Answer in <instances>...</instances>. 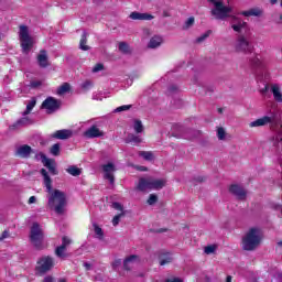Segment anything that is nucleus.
<instances>
[{
	"label": "nucleus",
	"mask_w": 282,
	"mask_h": 282,
	"mask_svg": "<svg viewBox=\"0 0 282 282\" xmlns=\"http://www.w3.org/2000/svg\"><path fill=\"white\" fill-rule=\"evenodd\" d=\"M160 188H164V181L151 177L140 178L137 185V189L141 191V193H147V191H160Z\"/></svg>",
	"instance_id": "5"
},
{
	"label": "nucleus",
	"mask_w": 282,
	"mask_h": 282,
	"mask_svg": "<svg viewBox=\"0 0 282 282\" xmlns=\"http://www.w3.org/2000/svg\"><path fill=\"white\" fill-rule=\"evenodd\" d=\"M226 282H232V276L228 275Z\"/></svg>",
	"instance_id": "53"
},
{
	"label": "nucleus",
	"mask_w": 282,
	"mask_h": 282,
	"mask_svg": "<svg viewBox=\"0 0 282 282\" xmlns=\"http://www.w3.org/2000/svg\"><path fill=\"white\" fill-rule=\"evenodd\" d=\"M34 107H36V99H32L28 102L25 111L22 112V118L9 127L10 131H17L18 129H21V127H28V124H32V119H30L28 116L32 112Z\"/></svg>",
	"instance_id": "4"
},
{
	"label": "nucleus",
	"mask_w": 282,
	"mask_h": 282,
	"mask_svg": "<svg viewBox=\"0 0 282 282\" xmlns=\"http://www.w3.org/2000/svg\"><path fill=\"white\" fill-rule=\"evenodd\" d=\"M41 175L44 177L48 208L57 213V215H63L65 213V207L67 206V196L64 192L52 188V178H50L45 169L41 170Z\"/></svg>",
	"instance_id": "2"
},
{
	"label": "nucleus",
	"mask_w": 282,
	"mask_h": 282,
	"mask_svg": "<svg viewBox=\"0 0 282 282\" xmlns=\"http://www.w3.org/2000/svg\"><path fill=\"white\" fill-rule=\"evenodd\" d=\"M29 204H36V196H31L29 198Z\"/></svg>",
	"instance_id": "49"
},
{
	"label": "nucleus",
	"mask_w": 282,
	"mask_h": 282,
	"mask_svg": "<svg viewBox=\"0 0 282 282\" xmlns=\"http://www.w3.org/2000/svg\"><path fill=\"white\" fill-rule=\"evenodd\" d=\"M31 153H32V147H30L28 144L20 145L15 150L17 158L28 159V158H30Z\"/></svg>",
	"instance_id": "19"
},
{
	"label": "nucleus",
	"mask_w": 282,
	"mask_h": 282,
	"mask_svg": "<svg viewBox=\"0 0 282 282\" xmlns=\"http://www.w3.org/2000/svg\"><path fill=\"white\" fill-rule=\"evenodd\" d=\"M240 14H242V17H261V10L250 9L248 11H242Z\"/></svg>",
	"instance_id": "25"
},
{
	"label": "nucleus",
	"mask_w": 282,
	"mask_h": 282,
	"mask_svg": "<svg viewBox=\"0 0 282 282\" xmlns=\"http://www.w3.org/2000/svg\"><path fill=\"white\" fill-rule=\"evenodd\" d=\"M102 69H105V66L102 64H96L94 67H93V73L94 74H98V72H102Z\"/></svg>",
	"instance_id": "42"
},
{
	"label": "nucleus",
	"mask_w": 282,
	"mask_h": 282,
	"mask_svg": "<svg viewBox=\"0 0 282 282\" xmlns=\"http://www.w3.org/2000/svg\"><path fill=\"white\" fill-rule=\"evenodd\" d=\"M217 138L218 140H226V130L224 128L217 129Z\"/></svg>",
	"instance_id": "38"
},
{
	"label": "nucleus",
	"mask_w": 282,
	"mask_h": 282,
	"mask_svg": "<svg viewBox=\"0 0 282 282\" xmlns=\"http://www.w3.org/2000/svg\"><path fill=\"white\" fill-rule=\"evenodd\" d=\"M37 63L40 67H47V53L45 51H41L37 55Z\"/></svg>",
	"instance_id": "23"
},
{
	"label": "nucleus",
	"mask_w": 282,
	"mask_h": 282,
	"mask_svg": "<svg viewBox=\"0 0 282 282\" xmlns=\"http://www.w3.org/2000/svg\"><path fill=\"white\" fill-rule=\"evenodd\" d=\"M74 135V131L69 129L57 130L52 134L55 140H69Z\"/></svg>",
	"instance_id": "18"
},
{
	"label": "nucleus",
	"mask_w": 282,
	"mask_h": 282,
	"mask_svg": "<svg viewBox=\"0 0 282 282\" xmlns=\"http://www.w3.org/2000/svg\"><path fill=\"white\" fill-rule=\"evenodd\" d=\"M20 43L22 46L23 52L28 53L32 50V37L30 36V30L25 25L20 26Z\"/></svg>",
	"instance_id": "7"
},
{
	"label": "nucleus",
	"mask_w": 282,
	"mask_h": 282,
	"mask_svg": "<svg viewBox=\"0 0 282 282\" xmlns=\"http://www.w3.org/2000/svg\"><path fill=\"white\" fill-rule=\"evenodd\" d=\"M66 171L69 175H73V177H78V175H80V169H78L76 165L68 166Z\"/></svg>",
	"instance_id": "27"
},
{
	"label": "nucleus",
	"mask_w": 282,
	"mask_h": 282,
	"mask_svg": "<svg viewBox=\"0 0 282 282\" xmlns=\"http://www.w3.org/2000/svg\"><path fill=\"white\" fill-rule=\"evenodd\" d=\"M206 39H208V33H205V34L200 35L199 37H197L196 42L203 43V41H206Z\"/></svg>",
	"instance_id": "46"
},
{
	"label": "nucleus",
	"mask_w": 282,
	"mask_h": 282,
	"mask_svg": "<svg viewBox=\"0 0 282 282\" xmlns=\"http://www.w3.org/2000/svg\"><path fill=\"white\" fill-rule=\"evenodd\" d=\"M235 50H236V52H242L243 54H250V53H252V45L250 44L248 39H246V36L240 35L236 41Z\"/></svg>",
	"instance_id": "9"
},
{
	"label": "nucleus",
	"mask_w": 282,
	"mask_h": 282,
	"mask_svg": "<svg viewBox=\"0 0 282 282\" xmlns=\"http://www.w3.org/2000/svg\"><path fill=\"white\" fill-rule=\"evenodd\" d=\"M155 202H158V196L154 195V194H151L150 197H149V199H148V204H149L150 206H153V204H155Z\"/></svg>",
	"instance_id": "43"
},
{
	"label": "nucleus",
	"mask_w": 282,
	"mask_h": 282,
	"mask_svg": "<svg viewBox=\"0 0 282 282\" xmlns=\"http://www.w3.org/2000/svg\"><path fill=\"white\" fill-rule=\"evenodd\" d=\"M54 268V259L51 257H43L37 262V271L41 272V274H45V272H48V270H52Z\"/></svg>",
	"instance_id": "11"
},
{
	"label": "nucleus",
	"mask_w": 282,
	"mask_h": 282,
	"mask_svg": "<svg viewBox=\"0 0 282 282\" xmlns=\"http://www.w3.org/2000/svg\"><path fill=\"white\" fill-rule=\"evenodd\" d=\"M122 217H124V213H120L119 215H116L112 218V225L118 226L120 224V219H122Z\"/></svg>",
	"instance_id": "39"
},
{
	"label": "nucleus",
	"mask_w": 282,
	"mask_h": 282,
	"mask_svg": "<svg viewBox=\"0 0 282 282\" xmlns=\"http://www.w3.org/2000/svg\"><path fill=\"white\" fill-rule=\"evenodd\" d=\"M229 191L237 199H246V197H248V192H246L241 185L234 184L230 186Z\"/></svg>",
	"instance_id": "17"
},
{
	"label": "nucleus",
	"mask_w": 282,
	"mask_h": 282,
	"mask_svg": "<svg viewBox=\"0 0 282 282\" xmlns=\"http://www.w3.org/2000/svg\"><path fill=\"white\" fill-rule=\"evenodd\" d=\"M130 19L133 21H151L153 20V15L149 13L132 12Z\"/></svg>",
	"instance_id": "21"
},
{
	"label": "nucleus",
	"mask_w": 282,
	"mask_h": 282,
	"mask_svg": "<svg viewBox=\"0 0 282 282\" xmlns=\"http://www.w3.org/2000/svg\"><path fill=\"white\" fill-rule=\"evenodd\" d=\"M209 3L214 6V10H212L213 17L215 19H231V28L234 29V32H238L239 34L243 32H248V22L237 18L235 15V12L232 11V7L230 6H224V2L221 0H208Z\"/></svg>",
	"instance_id": "1"
},
{
	"label": "nucleus",
	"mask_w": 282,
	"mask_h": 282,
	"mask_svg": "<svg viewBox=\"0 0 282 282\" xmlns=\"http://www.w3.org/2000/svg\"><path fill=\"white\" fill-rule=\"evenodd\" d=\"M194 23H195V18L193 17L188 18L187 21L185 22L184 29L188 30V28H191Z\"/></svg>",
	"instance_id": "40"
},
{
	"label": "nucleus",
	"mask_w": 282,
	"mask_h": 282,
	"mask_svg": "<svg viewBox=\"0 0 282 282\" xmlns=\"http://www.w3.org/2000/svg\"><path fill=\"white\" fill-rule=\"evenodd\" d=\"M95 235L97 239H102L105 234L102 232V228H100L96 223L93 224Z\"/></svg>",
	"instance_id": "30"
},
{
	"label": "nucleus",
	"mask_w": 282,
	"mask_h": 282,
	"mask_svg": "<svg viewBox=\"0 0 282 282\" xmlns=\"http://www.w3.org/2000/svg\"><path fill=\"white\" fill-rule=\"evenodd\" d=\"M217 251V247L215 245H210L204 248L205 254H215Z\"/></svg>",
	"instance_id": "33"
},
{
	"label": "nucleus",
	"mask_w": 282,
	"mask_h": 282,
	"mask_svg": "<svg viewBox=\"0 0 282 282\" xmlns=\"http://www.w3.org/2000/svg\"><path fill=\"white\" fill-rule=\"evenodd\" d=\"M270 93L272 94L273 100L278 104H282V87L280 84H271Z\"/></svg>",
	"instance_id": "15"
},
{
	"label": "nucleus",
	"mask_w": 282,
	"mask_h": 282,
	"mask_svg": "<svg viewBox=\"0 0 282 282\" xmlns=\"http://www.w3.org/2000/svg\"><path fill=\"white\" fill-rule=\"evenodd\" d=\"M44 282H54V278L46 276V278H44Z\"/></svg>",
	"instance_id": "52"
},
{
	"label": "nucleus",
	"mask_w": 282,
	"mask_h": 282,
	"mask_svg": "<svg viewBox=\"0 0 282 282\" xmlns=\"http://www.w3.org/2000/svg\"><path fill=\"white\" fill-rule=\"evenodd\" d=\"M251 65L252 67H263V62H261V59L256 56L251 59Z\"/></svg>",
	"instance_id": "34"
},
{
	"label": "nucleus",
	"mask_w": 282,
	"mask_h": 282,
	"mask_svg": "<svg viewBox=\"0 0 282 282\" xmlns=\"http://www.w3.org/2000/svg\"><path fill=\"white\" fill-rule=\"evenodd\" d=\"M278 245L282 246V241L278 242Z\"/></svg>",
	"instance_id": "57"
},
{
	"label": "nucleus",
	"mask_w": 282,
	"mask_h": 282,
	"mask_svg": "<svg viewBox=\"0 0 282 282\" xmlns=\"http://www.w3.org/2000/svg\"><path fill=\"white\" fill-rule=\"evenodd\" d=\"M164 43V39L160 35H154L150 39L149 43H148V47L150 50H155L158 47H160V45H162Z\"/></svg>",
	"instance_id": "20"
},
{
	"label": "nucleus",
	"mask_w": 282,
	"mask_h": 282,
	"mask_svg": "<svg viewBox=\"0 0 282 282\" xmlns=\"http://www.w3.org/2000/svg\"><path fill=\"white\" fill-rule=\"evenodd\" d=\"M272 6H274V3H276V0H271Z\"/></svg>",
	"instance_id": "54"
},
{
	"label": "nucleus",
	"mask_w": 282,
	"mask_h": 282,
	"mask_svg": "<svg viewBox=\"0 0 282 282\" xmlns=\"http://www.w3.org/2000/svg\"><path fill=\"white\" fill-rule=\"evenodd\" d=\"M265 91H268V86H265Z\"/></svg>",
	"instance_id": "58"
},
{
	"label": "nucleus",
	"mask_w": 282,
	"mask_h": 282,
	"mask_svg": "<svg viewBox=\"0 0 282 282\" xmlns=\"http://www.w3.org/2000/svg\"><path fill=\"white\" fill-rule=\"evenodd\" d=\"M102 171H104L105 180H108V182H110V184H113V182H115L113 173H116V165L113 163L104 164Z\"/></svg>",
	"instance_id": "12"
},
{
	"label": "nucleus",
	"mask_w": 282,
	"mask_h": 282,
	"mask_svg": "<svg viewBox=\"0 0 282 282\" xmlns=\"http://www.w3.org/2000/svg\"><path fill=\"white\" fill-rule=\"evenodd\" d=\"M270 124V129L274 131L276 129V115L271 112L270 115L263 116L254 121L249 123L250 129L259 128V127H267Z\"/></svg>",
	"instance_id": "6"
},
{
	"label": "nucleus",
	"mask_w": 282,
	"mask_h": 282,
	"mask_svg": "<svg viewBox=\"0 0 282 282\" xmlns=\"http://www.w3.org/2000/svg\"><path fill=\"white\" fill-rule=\"evenodd\" d=\"M132 129L137 133H142L144 131V124H142V121H140V119H134L132 121Z\"/></svg>",
	"instance_id": "24"
},
{
	"label": "nucleus",
	"mask_w": 282,
	"mask_h": 282,
	"mask_svg": "<svg viewBox=\"0 0 282 282\" xmlns=\"http://www.w3.org/2000/svg\"><path fill=\"white\" fill-rule=\"evenodd\" d=\"M37 158H40L42 160V164H44V166H46V169H48V171H50V173H52V175H56V163H54V160L48 159L43 153L37 154Z\"/></svg>",
	"instance_id": "14"
},
{
	"label": "nucleus",
	"mask_w": 282,
	"mask_h": 282,
	"mask_svg": "<svg viewBox=\"0 0 282 282\" xmlns=\"http://www.w3.org/2000/svg\"><path fill=\"white\" fill-rule=\"evenodd\" d=\"M59 107H61V101H58L54 97H47L42 102V109H44L46 113H54V111H58Z\"/></svg>",
	"instance_id": "10"
},
{
	"label": "nucleus",
	"mask_w": 282,
	"mask_h": 282,
	"mask_svg": "<svg viewBox=\"0 0 282 282\" xmlns=\"http://www.w3.org/2000/svg\"><path fill=\"white\" fill-rule=\"evenodd\" d=\"M164 282H184V280L180 278H173L172 280H165Z\"/></svg>",
	"instance_id": "48"
},
{
	"label": "nucleus",
	"mask_w": 282,
	"mask_h": 282,
	"mask_svg": "<svg viewBox=\"0 0 282 282\" xmlns=\"http://www.w3.org/2000/svg\"><path fill=\"white\" fill-rule=\"evenodd\" d=\"M84 268H85L86 270H91V263H89V262H84Z\"/></svg>",
	"instance_id": "51"
},
{
	"label": "nucleus",
	"mask_w": 282,
	"mask_h": 282,
	"mask_svg": "<svg viewBox=\"0 0 282 282\" xmlns=\"http://www.w3.org/2000/svg\"><path fill=\"white\" fill-rule=\"evenodd\" d=\"M52 155H58L61 153V145L58 143H55L51 148Z\"/></svg>",
	"instance_id": "36"
},
{
	"label": "nucleus",
	"mask_w": 282,
	"mask_h": 282,
	"mask_svg": "<svg viewBox=\"0 0 282 282\" xmlns=\"http://www.w3.org/2000/svg\"><path fill=\"white\" fill-rule=\"evenodd\" d=\"M119 52H122V54H129V52H131V50L129 48V44H127L124 42H120L119 43Z\"/></svg>",
	"instance_id": "31"
},
{
	"label": "nucleus",
	"mask_w": 282,
	"mask_h": 282,
	"mask_svg": "<svg viewBox=\"0 0 282 282\" xmlns=\"http://www.w3.org/2000/svg\"><path fill=\"white\" fill-rule=\"evenodd\" d=\"M112 208L115 210H118L119 213H124V208L122 207V204H120V203H112Z\"/></svg>",
	"instance_id": "41"
},
{
	"label": "nucleus",
	"mask_w": 282,
	"mask_h": 282,
	"mask_svg": "<svg viewBox=\"0 0 282 282\" xmlns=\"http://www.w3.org/2000/svg\"><path fill=\"white\" fill-rule=\"evenodd\" d=\"M141 171H147V169H145V167H142Z\"/></svg>",
	"instance_id": "56"
},
{
	"label": "nucleus",
	"mask_w": 282,
	"mask_h": 282,
	"mask_svg": "<svg viewBox=\"0 0 282 282\" xmlns=\"http://www.w3.org/2000/svg\"><path fill=\"white\" fill-rule=\"evenodd\" d=\"M8 237H10V234L8 232V230H4L2 232V236L0 237V241H3V239H8Z\"/></svg>",
	"instance_id": "47"
},
{
	"label": "nucleus",
	"mask_w": 282,
	"mask_h": 282,
	"mask_svg": "<svg viewBox=\"0 0 282 282\" xmlns=\"http://www.w3.org/2000/svg\"><path fill=\"white\" fill-rule=\"evenodd\" d=\"M129 109H131V105H123L116 108L113 111L115 113H121V111H129Z\"/></svg>",
	"instance_id": "37"
},
{
	"label": "nucleus",
	"mask_w": 282,
	"mask_h": 282,
	"mask_svg": "<svg viewBox=\"0 0 282 282\" xmlns=\"http://www.w3.org/2000/svg\"><path fill=\"white\" fill-rule=\"evenodd\" d=\"M69 243H72V239H69L68 237H63L62 246L57 247L55 250L56 257H58L59 259H65V257H67V253H65V251L67 250Z\"/></svg>",
	"instance_id": "13"
},
{
	"label": "nucleus",
	"mask_w": 282,
	"mask_h": 282,
	"mask_svg": "<svg viewBox=\"0 0 282 282\" xmlns=\"http://www.w3.org/2000/svg\"><path fill=\"white\" fill-rule=\"evenodd\" d=\"M129 142H133L134 144H140V142H142V138H140V135L130 134Z\"/></svg>",
	"instance_id": "35"
},
{
	"label": "nucleus",
	"mask_w": 282,
	"mask_h": 282,
	"mask_svg": "<svg viewBox=\"0 0 282 282\" xmlns=\"http://www.w3.org/2000/svg\"><path fill=\"white\" fill-rule=\"evenodd\" d=\"M79 47L84 52H87V50H89V47L87 46V33L86 32H84L83 35H82Z\"/></svg>",
	"instance_id": "28"
},
{
	"label": "nucleus",
	"mask_w": 282,
	"mask_h": 282,
	"mask_svg": "<svg viewBox=\"0 0 282 282\" xmlns=\"http://www.w3.org/2000/svg\"><path fill=\"white\" fill-rule=\"evenodd\" d=\"M67 91H69V84H67V83L63 84V85L57 89L58 96H63V94H67Z\"/></svg>",
	"instance_id": "32"
},
{
	"label": "nucleus",
	"mask_w": 282,
	"mask_h": 282,
	"mask_svg": "<svg viewBox=\"0 0 282 282\" xmlns=\"http://www.w3.org/2000/svg\"><path fill=\"white\" fill-rule=\"evenodd\" d=\"M31 242L37 250L43 248V230L39 223H34L31 228Z\"/></svg>",
	"instance_id": "8"
},
{
	"label": "nucleus",
	"mask_w": 282,
	"mask_h": 282,
	"mask_svg": "<svg viewBox=\"0 0 282 282\" xmlns=\"http://www.w3.org/2000/svg\"><path fill=\"white\" fill-rule=\"evenodd\" d=\"M112 270H118V268H120V265H122V260L117 259L112 262Z\"/></svg>",
	"instance_id": "44"
},
{
	"label": "nucleus",
	"mask_w": 282,
	"mask_h": 282,
	"mask_svg": "<svg viewBox=\"0 0 282 282\" xmlns=\"http://www.w3.org/2000/svg\"><path fill=\"white\" fill-rule=\"evenodd\" d=\"M138 261H140V258H138V256H130V257H128L123 261L124 270H130L131 268H133V265H135V263H138Z\"/></svg>",
	"instance_id": "22"
},
{
	"label": "nucleus",
	"mask_w": 282,
	"mask_h": 282,
	"mask_svg": "<svg viewBox=\"0 0 282 282\" xmlns=\"http://www.w3.org/2000/svg\"><path fill=\"white\" fill-rule=\"evenodd\" d=\"M105 132L98 128V126H91L84 132V137L88 139L102 138Z\"/></svg>",
	"instance_id": "16"
},
{
	"label": "nucleus",
	"mask_w": 282,
	"mask_h": 282,
	"mask_svg": "<svg viewBox=\"0 0 282 282\" xmlns=\"http://www.w3.org/2000/svg\"><path fill=\"white\" fill-rule=\"evenodd\" d=\"M93 86L94 84L90 80H86L82 84L83 89H91Z\"/></svg>",
	"instance_id": "45"
},
{
	"label": "nucleus",
	"mask_w": 282,
	"mask_h": 282,
	"mask_svg": "<svg viewBox=\"0 0 282 282\" xmlns=\"http://www.w3.org/2000/svg\"><path fill=\"white\" fill-rule=\"evenodd\" d=\"M31 87H41V82H31Z\"/></svg>",
	"instance_id": "50"
},
{
	"label": "nucleus",
	"mask_w": 282,
	"mask_h": 282,
	"mask_svg": "<svg viewBox=\"0 0 282 282\" xmlns=\"http://www.w3.org/2000/svg\"><path fill=\"white\" fill-rule=\"evenodd\" d=\"M263 240V231L259 227H251L242 237V248L247 251L257 250Z\"/></svg>",
	"instance_id": "3"
},
{
	"label": "nucleus",
	"mask_w": 282,
	"mask_h": 282,
	"mask_svg": "<svg viewBox=\"0 0 282 282\" xmlns=\"http://www.w3.org/2000/svg\"><path fill=\"white\" fill-rule=\"evenodd\" d=\"M219 113H221V111H224L221 108L218 109Z\"/></svg>",
	"instance_id": "55"
},
{
	"label": "nucleus",
	"mask_w": 282,
	"mask_h": 282,
	"mask_svg": "<svg viewBox=\"0 0 282 282\" xmlns=\"http://www.w3.org/2000/svg\"><path fill=\"white\" fill-rule=\"evenodd\" d=\"M140 158H143V160H147L148 162H153V152H147V151H141L139 152Z\"/></svg>",
	"instance_id": "29"
},
{
	"label": "nucleus",
	"mask_w": 282,
	"mask_h": 282,
	"mask_svg": "<svg viewBox=\"0 0 282 282\" xmlns=\"http://www.w3.org/2000/svg\"><path fill=\"white\" fill-rule=\"evenodd\" d=\"M171 261H173L171 253H162L160 256V265H166V263H171Z\"/></svg>",
	"instance_id": "26"
}]
</instances>
